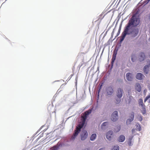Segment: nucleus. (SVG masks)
I'll return each mask as SVG.
<instances>
[{"instance_id":"f257e3e1","label":"nucleus","mask_w":150,"mask_h":150,"mask_svg":"<svg viewBox=\"0 0 150 150\" xmlns=\"http://www.w3.org/2000/svg\"><path fill=\"white\" fill-rule=\"evenodd\" d=\"M91 112V110H89L86 111L85 112V115L84 117H82L81 122L79 123L78 127H77L76 130L74 134V135L72 136L71 139L72 140H74L76 137L78 135L81 131V129L84 126L85 121L87 118V116L90 114Z\"/></svg>"},{"instance_id":"f03ea898","label":"nucleus","mask_w":150,"mask_h":150,"mask_svg":"<svg viewBox=\"0 0 150 150\" xmlns=\"http://www.w3.org/2000/svg\"><path fill=\"white\" fill-rule=\"evenodd\" d=\"M124 30L127 35H129L132 38L136 36L139 32L138 28H134L132 27L125 26Z\"/></svg>"},{"instance_id":"7ed1b4c3","label":"nucleus","mask_w":150,"mask_h":150,"mask_svg":"<svg viewBox=\"0 0 150 150\" xmlns=\"http://www.w3.org/2000/svg\"><path fill=\"white\" fill-rule=\"evenodd\" d=\"M140 22L139 19L135 16H133L129 20L126 27H135L139 25Z\"/></svg>"},{"instance_id":"20e7f679","label":"nucleus","mask_w":150,"mask_h":150,"mask_svg":"<svg viewBox=\"0 0 150 150\" xmlns=\"http://www.w3.org/2000/svg\"><path fill=\"white\" fill-rule=\"evenodd\" d=\"M150 60H148L147 61L146 65L143 68V71L144 74H147L150 70Z\"/></svg>"},{"instance_id":"39448f33","label":"nucleus","mask_w":150,"mask_h":150,"mask_svg":"<svg viewBox=\"0 0 150 150\" xmlns=\"http://www.w3.org/2000/svg\"><path fill=\"white\" fill-rule=\"evenodd\" d=\"M118 112L117 111H115L112 114L111 117V120L113 122H115L118 119Z\"/></svg>"},{"instance_id":"423d86ee","label":"nucleus","mask_w":150,"mask_h":150,"mask_svg":"<svg viewBox=\"0 0 150 150\" xmlns=\"http://www.w3.org/2000/svg\"><path fill=\"white\" fill-rule=\"evenodd\" d=\"M134 113L133 112H131L129 116V118L126 121V124L127 125H129L131 124V122L134 119Z\"/></svg>"},{"instance_id":"0eeeda50","label":"nucleus","mask_w":150,"mask_h":150,"mask_svg":"<svg viewBox=\"0 0 150 150\" xmlns=\"http://www.w3.org/2000/svg\"><path fill=\"white\" fill-rule=\"evenodd\" d=\"M113 132L112 130H110L106 134V138L109 141L111 140L112 139Z\"/></svg>"},{"instance_id":"6e6552de","label":"nucleus","mask_w":150,"mask_h":150,"mask_svg":"<svg viewBox=\"0 0 150 150\" xmlns=\"http://www.w3.org/2000/svg\"><path fill=\"white\" fill-rule=\"evenodd\" d=\"M88 133L85 130H83L81 135V139L82 140H84L87 137Z\"/></svg>"},{"instance_id":"1a4fd4ad","label":"nucleus","mask_w":150,"mask_h":150,"mask_svg":"<svg viewBox=\"0 0 150 150\" xmlns=\"http://www.w3.org/2000/svg\"><path fill=\"white\" fill-rule=\"evenodd\" d=\"M113 92V89L112 87L109 86L107 88L106 93L107 95L111 96Z\"/></svg>"},{"instance_id":"9d476101","label":"nucleus","mask_w":150,"mask_h":150,"mask_svg":"<svg viewBox=\"0 0 150 150\" xmlns=\"http://www.w3.org/2000/svg\"><path fill=\"white\" fill-rule=\"evenodd\" d=\"M123 90L122 89L120 88H118L117 93V97L121 98L123 95Z\"/></svg>"},{"instance_id":"9b49d317","label":"nucleus","mask_w":150,"mask_h":150,"mask_svg":"<svg viewBox=\"0 0 150 150\" xmlns=\"http://www.w3.org/2000/svg\"><path fill=\"white\" fill-rule=\"evenodd\" d=\"M133 137L134 136L131 135L129 136L127 138L128 144L129 146H132L133 144L132 140Z\"/></svg>"},{"instance_id":"f8f14e48","label":"nucleus","mask_w":150,"mask_h":150,"mask_svg":"<svg viewBox=\"0 0 150 150\" xmlns=\"http://www.w3.org/2000/svg\"><path fill=\"white\" fill-rule=\"evenodd\" d=\"M136 79L139 80H142L145 77L144 75L140 73H137L136 75Z\"/></svg>"},{"instance_id":"ddd939ff","label":"nucleus","mask_w":150,"mask_h":150,"mask_svg":"<svg viewBox=\"0 0 150 150\" xmlns=\"http://www.w3.org/2000/svg\"><path fill=\"white\" fill-rule=\"evenodd\" d=\"M109 125V123L108 122H103L101 125V127L102 129L104 130L107 128Z\"/></svg>"},{"instance_id":"4468645a","label":"nucleus","mask_w":150,"mask_h":150,"mask_svg":"<svg viewBox=\"0 0 150 150\" xmlns=\"http://www.w3.org/2000/svg\"><path fill=\"white\" fill-rule=\"evenodd\" d=\"M145 58V55L144 53L141 52L140 53L139 56V59L140 61H144Z\"/></svg>"},{"instance_id":"2eb2a0df","label":"nucleus","mask_w":150,"mask_h":150,"mask_svg":"<svg viewBox=\"0 0 150 150\" xmlns=\"http://www.w3.org/2000/svg\"><path fill=\"white\" fill-rule=\"evenodd\" d=\"M135 89L138 92H140L141 91V86L139 83H136L135 86Z\"/></svg>"},{"instance_id":"dca6fc26","label":"nucleus","mask_w":150,"mask_h":150,"mask_svg":"<svg viewBox=\"0 0 150 150\" xmlns=\"http://www.w3.org/2000/svg\"><path fill=\"white\" fill-rule=\"evenodd\" d=\"M132 74L130 73H127L126 74V78L127 80L129 81H131L132 79Z\"/></svg>"},{"instance_id":"f3484780","label":"nucleus","mask_w":150,"mask_h":150,"mask_svg":"<svg viewBox=\"0 0 150 150\" xmlns=\"http://www.w3.org/2000/svg\"><path fill=\"white\" fill-rule=\"evenodd\" d=\"M125 137L123 135H121L119 137L118 140L120 142H123L125 139Z\"/></svg>"},{"instance_id":"a211bd4d","label":"nucleus","mask_w":150,"mask_h":150,"mask_svg":"<svg viewBox=\"0 0 150 150\" xmlns=\"http://www.w3.org/2000/svg\"><path fill=\"white\" fill-rule=\"evenodd\" d=\"M139 104L140 106H141L142 108L144 107V105L143 103V100L142 99H140L138 100Z\"/></svg>"},{"instance_id":"6ab92c4d","label":"nucleus","mask_w":150,"mask_h":150,"mask_svg":"<svg viewBox=\"0 0 150 150\" xmlns=\"http://www.w3.org/2000/svg\"><path fill=\"white\" fill-rule=\"evenodd\" d=\"M96 137L97 135L96 134L94 133L92 134L90 137V140L91 141H94L96 139Z\"/></svg>"},{"instance_id":"aec40b11","label":"nucleus","mask_w":150,"mask_h":150,"mask_svg":"<svg viewBox=\"0 0 150 150\" xmlns=\"http://www.w3.org/2000/svg\"><path fill=\"white\" fill-rule=\"evenodd\" d=\"M115 103L116 104H117L120 103L121 100V98L117 97L115 98Z\"/></svg>"},{"instance_id":"412c9836","label":"nucleus","mask_w":150,"mask_h":150,"mask_svg":"<svg viewBox=\"0 0 150 150\" xmlns=\"http://www.w3.org/2000/svg\"><path fill=\"white\" fill-rule=\"evenodd\" d=\"M126 35H127V34L126 32H125V31L124 30L123 32L122 33L121 36V41H122L124 40Z\"/></svg>"},{"instance_id":"4be33fe9","label":"nucleus","mask_w":150,"mask_h":150,"mask_svg":"<svg viewBox=\"0 0 150 150\" xmlns=\"http://www.w3.org/2000/svg\"><path fill=\"white\" fill-rule=\"evenodd\" d=\"M137 130L136 129L133 128L131 130L133 136H134L137 134L136 131Z\"/></svg>"},{"instance_id":"5701e85b","label":"nucleus","mask_w":150,"mask_h":150,"mask_svg":"<svg viewBox=\"0 0 150 150\" xmlns=\"http://www.w3.org/2000/svg\"><path fill=\"white\" fill-rule=\"evenodd\" d=\"M136 129L139 131H140L141 129V128L140 125L139 124H137L136 125Z\"/></svg>"},{"instance_id":"b1692460","label":"nucleus","mask_w":150,"mask_h":150,"mask_svg":"<svg viewBox=\"0 0 150 150\" xmlns=\"http://www.w3.org/2000/svg\"><path fill=\"white\" fill-rule=\"evenodd\" d=\"M119 147L118 146H115L113 147L112 150H119Z\"/></svg>"},{"instance_id":"393cba45","label":"nucleus","mask_w":150,"mask_h":150,"mask_svg":"<svg viewBox=\"0 0 150 150\" xmlns=\"http://www.w3.org/2000/svg\"><path fill=\"white\" fill-rule=\"evenodd\" d=\"M59 147L58 146H54L53 147L50 149V150H57L58 148Z\"/></svg>"},{"instance_id":"a878e982","label":"nucleus","mask_w":150,"mask_h":150,"mask_svg":"<svg viewBox=\"0 0 150 150\" xmlns=\"http://www.w3.org/2000/svg\"><path fill=\"white\" fill-rule=\"evenodd\" d=\"M121 129V127L120 126L117 127L115 129V132H118L120 131Z\"/></svg>"},{"instance_id":"bb28decb","label":"nucleus","mask_w":150,"mask_h":150,"mask_svg":"<svg viewBox=\"0 0 150 150\" xmlns=\"http://www.w3.org/2000/svg\"><path fill=\"white\" fill-rule=\"evenodd\" d=\"M136 59V57L135 55H132V56L131 60L133 62H134Z\"/></svg>"},{"instance_id":"cd10ccee","label":"nucleus","mask_w":150,"mask_h":150,"mask_svg":"<svg viewBox=\"0 0 150 150\" xmlns=\"http://www.w3.org/2000/svg\"><path fill=\"white\" fill-rule=\"evenodd\" d=\"M137 118L140 121H141L142 120V118L140 115H138Z\"/></svg>"},{"instance_id":"c85d7f7f","label":"nucleus","mask_w":150,"mask_h":150,"mask_svg":"<svg viewBox=\"0 0 150 150\" xmlns=\"http://www.w3.org/2000/svg\"><path fill=\"white\" fill-rule=\"evenodd\" d=\"M142 113L143 114H144L146 113V110L144 107V108H143V111L142 112Z\"/></svg>"},{"instance_id":"c756f323","label":"nucleus","mask_w":150,"mask_h":150,"mask_svg":"<svg viewBox=\"0 0 150 150\" xmlns=\"http://www.w3.org/2000/svg\"><path fill=\"white\" fill-rule=\"evenodd\" d=\"M150 98V96L148 95L145 98L147 100L148 99Z\"/></svg>"},{"instance_id":"7c9ffc66","label":"nucleus","mask_w":150,"mask_h":150,"mask_svg":"<svg viewBox=\"0 0 150 150\" xmlns=\"http://www.w3.org/2000/svg\"><path fill=\"white\" fill-rule=\"evenodd\" d=\"M150 1V0H146V1H145V3L146 4H147Z\"/></svg>"},{"instance_id":"2f4dec72","label":"nucleus","mask_w":150,"mask_h":150,"mask_svg":"<svg viewBox=\"0 0 150 150\" xmlns=\"http://www.w3.org/2000/svg\"><path fill=\"white\" fill-rule=\"evenodd\" d=\"M115 57L114 58V57H113L112 59V62H114V60H115Z\"/></svg>"},{"instance_id":"473e14b6","label":"nucleus","mask_w":150,"mask_h":150,"mask_svg":"<svg viewBox=\"0 0 150 150\" xmlns=\"http://www.w3.org/2000/svg\"><path fill=\"white\" fill-rule=\"evenodd\" d=\"M147 100L146 99V98H145L144 99V102H145Z\"/></svg>"},{"instance_id":"72a5a7b5","label":"nucleus","mask_w":150,"mask_h":150,"mask_svg":"<svg viewBox=\"0 0 150 150\" xmlns=\"http://www.w3.org/2000/svg\"><path fill=\"white\" fill-rule=\"evenodd\" d=\"M103 148H101L100 149H99V150H103Z\"/></svg>"},{"instance_id":"f704fd0d","label":"nucleus","mask_w":150,"mask_h":150,"mask_svg":"<svg viewBox=\"0 0 150 150\" xmlns=\"http://www.w3.org/2000/svg\"><path fill=\"white\" fill-rule=\"evenodd\" d=\"M149 41H150V38H149Z\"/></svg>"}]
</instances>
